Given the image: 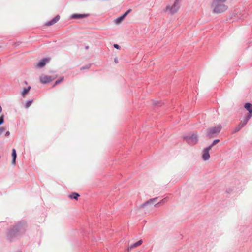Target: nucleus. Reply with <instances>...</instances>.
Segmentation results:
<instances>
[{"mask_svg":"<svg viewBox=\"0 0 252 252\" xmlns=\"http://www.w3.org/2000/svg\"><path fill=\"white\" fill-rule=\"evenodd\" d=\"M114 61L116 63H118V59L117 58H115L114 59Z\"/></svg>","mask_w":252,"mask_h":252,"instance_id":"nucleus-32","label":"nucleus"},{"mask_svg":"<svg viewBox=\"0 0 252 252\" xmlns=\"http://www.w3.org/2000/svg\"><path fill=\"white\" fill-rule=\"evenodd\" d=\"M5 131V128L3 127H0V135Z\"/></svg>","mask_w":252,"mask_h":252,"instance_id":"nucleus-27","label":"nucleus"},{"mask_svg":"<svg viewBox=\"0 0 252 252\" xmlns=\"http://www.w3.org/2000/svg\"><path fill=\"white\" fill-rule=\"evenodd\" d=\"M12 161L11 163L12 165H16V160L17 158V153L16 151L15 148H13L12 150Z\"/></svg>","mask_w":252,"mask_h":252,"instance_id":"nucleus-15","label":"nucleus"},{"mask_svg":"<svg viewBox=\"0 0 252 252\" xmlns=\"http://www.w3.org/2000/svg\"><path fill=\"white\" fill-rule=\"evenodd\" d=\"M212 6H214L213 13H221L227 9V6L221 3H217L216 4L212 3Z\"/></svg>","mask_w":252,"mask_h":252,"instance_id":"nucleus-4","label":"nucleus"},{"mask_svg":"<svg viewBox=\"0 0 252 252\" xmlns=\"http://www.w3.org/2000/svg\"><path fill=\"white\" fill-rule=\"evenodd\" d=\"M15 252H22L21 251H17Z\"/></svg>","mask_w":252,"mask_h":252,"instance_id":"nucleus-35","label":"nucleus"},{"mask_svg":"<svg viewBox=\"0 0 252 252\" xmlns=\"http://www.w3.org/2000/svg\"><path fill=\"white\" fill-rule=\"evenodd\" d=\"M183 138L190 145H195L198 141V135L196 133L183 136Z\"/></svg>","mask_w":252,"mask_h":252,"instance_id":"nucleus-3","label":"nucleus"},{"mask_svg":"<svg viewBox=\"0 0 252 252\" xmlns=\"http://www.w3.org/2000/svg\"><path fill=\"white\" fill-rule=\"evenodd\" d=\"M31 89V87L30 86H28L26 88H24L23 91L21 92L22 96L24 97L29 92Z\"/></svg>","mask_w":252,"mask_h":252,"instance_id":"nucleus-17","label":"nucleus"},{"mask_svg":"<svg viewBox=\"0 0 252 252\" xmlns=\"http://www.w3.org/2000/svg\"><path fill=\"white\" fill-rule=\"evenodd\" d=\"M80 195L76 192H73L69 195V197L71 199L78 200Z\"/></svg>","mask_w":252,"mask_h":252,"instance_id":"nucleus-19","label":"nucleus"},{"mask_svg":"<svg viewBox=\"0 0 252 252\" xmlns=\"http://www.w3.org/2000/svg\"><path fill=\"white\" fill-rule=\"evenodd\" d=\"M225 1H226V0H214L213 1V4H216V3H222V2H225Z\"/></svg>","mask_w":252,"mask_h":252,"instance_id":"nucleus-26","label":"nucleus"},{"mask_svg":"<svg viewBox=\"0 0 252 252\" xmlns=\"http://www.w3.org/2000/svg\"><path fill=\"white\" fill-rule=\"evenodd\" d=\"M163 104V103L161 101H154L153 102V105L155 106H161Z\"/></svg>","mask_w":252,"mask_h":252,"instance_id":"nucleus-23","label":"nucleus"},{"mask_svg":"<svg viewBox=\"0 0 252 252\" xmlns=\"http://www.w3.org/2000/svg\"><path fill=\"white\" fill-rule=\"evenodd\" d=\"M56 77V76H49L42 74L40 76L39 80L42 84H46L55 80Z\"/></svg>","mask_w":252,"mask_h":252,"instance_id":"nucleus-5","label":"nucleus"},{"mask_svg":"<svg viewBox=\"0 0 252 252\" xmlns=\"http://www.w3.org/2000/svg\"><path fill=\"white\" fill-rule=\"evenodd\" d=\"M163 201H164V200L163 199V200H162L161 201H160L159 202H158V203L156 204L155 205V207H158V206L159 205V204H160L161 203H162V202H163Z\"/></svg>","mask_w":252,"mask_h":252,"instance_id":"nucleus-30","label":"nucleus"},{"mask_svg":"<svg viewBox=\"0 0 252 252\" xmlns=\"http://www.w3.org/2000/svg\"><path fill=\"white\" fill-rule=\"evenodd\" d=\"M245 126L240 122L238 125L236 126V127L234 128V130L232 131V133H236L239 131L243 127H244Z\"/></svg>","mask_w":252,"mask_h":252,"instance_id":"nucleus-16","label":"nucleus"},{"mask_svg":"<svg viewBox=\"0 0 252 252\" xmlns=\"http://www.w3.org/2000/svg\"><path fill=\"white\" fill-rule=\"evenodd\" d=\"M211 149L210 147H207L205 148L202 152V158L204 161L208 160L210 158L209 151Z\"/></svg>","mask_w":252,"mask_h":252,"instance_id":"nucleus-9","label":"nucleus"},{"mask_svg":"<svg viewBox=\"0 0 252 252\" xmlns=\"http://www.w3.org/2000/svg\"><path fill=\"white\" fill-rule=\"evenodd\" d=\"M50 60L51 59L50 58H44L36 63L35 67L36 68H42L44 67L47 63H49Z\"/></svg>","mask_w":252,"mask_h":252,"instance_id":"nucleus-7","label":"nucleus"},{"mask_svg":"<svg viewBox=\"0 0 252 252\" xmlns=\"http://www.w3.org/2000/svg\"><path fill=\"white\" fill-rule=\"evenodd\" d=\"M88 14H73L70 16V18L72 19H81L86 18L88 16Z\"/></svg>","mask_w":252,"mask_h":252,"instance_id":"nucleus-10","label":"nucleus"},{"mask_svg":"<svg viewBox=\"0 0 252 252\" xmlns=\"http://www.w3.org/2000/svg\"><path fill=\"white\" fill-rule=\"evenodd\" d=\"M91 66V64H86L85 65H84L83 66H82L81 68H80V70H84V69H89Z\"/></svg>","mask_w":252,"mask_h":252,"instance_id":"nucleus-24","label":"nucleus"},{"mask_svg":"<svg viewBox=\"0 0 252 252\" xmlns=\"http://www.w3.org/2000/svg\"><path fill=\"white\" fill-rule=\"evenodd\" d=\"M60 16L59 15H56L54 18H53L52 20L48 21L47 23H46L45 25L47 26H50L54 25V24L56 23L60 19Z\"/></svg>","mask_w":252,"mask_h":252,"instance_id":"nucleus-11","label":"nucleus"},{"mask_svg":"<svg viewBox=\"0 0 252 252\" xmlns=\"http://www.w3.org/2000/svg\"><path fill=\"white\" fill-rule=\"evenodd\" d=\"M64 80V77L63 76L62 77H61L59 79H58V80H57L54 83V84L53 85V87H54L55 86H56V85H57L58 84H59L60 83L62 82V81H63V80Z\"/></svg>","mask_w":252,"mask_h":252,"instance_id":"nucleus-20","label":"nucleus"},{"mask_svg":"<svg viewBox=\"0 0 252 252\" xmlns=\"http://www.w3.org/2000/svg\"><path fill=\"white\" fill-rule=\"evenodd\" d=\"M2 110V107H1V105H0V113H1Z\"/></svg>","mask_w":252,"mask_h":252,"instance_id":"nucleus-33","label":"nucleus"},{"mask_svg":"<svg viewBox=\"0 0 252 252\" xmlns=\"http://www.w3.org/2000/svg\"><path fill=\"white\" fill-rule=\"evenodd\" d=\"M10 135V132L9 131H7L6 132L5 134V135L6 136H8Z\"/></svg>","mask_w":252,"mask_h":252,"instance_id":"nucleus-31","label":"nucleus"},{"mask_svg":"<svg viewBox=\"0 0 252 252\" xmlns=\"http://www.w3.org/2000/svg\"><path fill=\"white\" fill-rule=\"evenodd\" d=\"M4 123V115L2 114L0 116V126Z\"/></svg>","mask_w":252,"mask_h":252,"instance_id":"nucleus-25","label":"nucleus"},{"mask_svg":"<svg viewBox=\"0 0 252 252\" xmlns=\"http://www.w3.org/2000/svg\"><path fill=\"white\" fill-rule=\"evenodd\" d=\"M25 83L27 84V81H25Z\"/></svg>","mask_w":252,"mask_h":252,"instance_id":"nucleus-36","label":"nucleus"},{"mask_svg":"<svg viewBox=\"0 0 252 252\" xmlns=\"http://www.w3.org/2000/svg\"><path fill=\"white\" fill-rule=\"evenodd\" d=\"M158 197H155V198H154L150 199L148 200L147 201H146L144 203H143L141 205H140V207L141 208H144V207H145V206H146L147 205H148L149 204H152L154 202H156L158 200Z\"/></svg>","mask_w":252,"mask_h":252,"instance_id":"nucleus-13","label":"nucleus"},{"mask_svg":"<svg viewBox=\"0 0 252 252\" xmlns=\"http://www.w3.org/2000/svg\"><path fill=\"white\" fill-rule=\"evenodd\" d=\"M85 48H86V49H88V48H89V46H86L85 47Z\"/></svg>","mask_w":252,"mask_h":252,"instance_id":"nucleus-34","label":"nucleus"},{"mask_svg":"<svg viewBox=\"0 0 252 252\" xmlns=\"http://www.w3.org/2000/svg\"><path fill=\"white\" fill-rule=\"evenodd\" d=\"M32 102H33L32 99H30V100H28L25 105V108H29L32 105Z\"/></svg>","mask_w":252,"mask_h":252,"instance_id":"nucleus-22","label":"nucleus"},{"mask_svg":"<svg viewBox=\"0 0 252 252\" xmlns=\"http://www.w3.org/2000/svg\"><path fill=\"white\" fill-rule=\"evenodd\" d=\"M220 141V139H215L213 142L209 146H208V147H210L211 149L216 144H217L218 143H219Z\"/></svg>","mask_w":252,"mask_h":252,"instance_id":"nucleus-21","label":"nucleus"},{"mask_svg":"<svg viewBox=\"0 0 252 252\" xmlns=\"http://www.w3.org/2000/svg\"><path fill=\"white\" fill-rule=\"evenodd\" d=\"M252 117V115H250L249 114H246L244 116L242 120H241L240 122L241 123H242L245 126Z\"/></svg>","mask_w":252,"mask_h":252,"instance_id":"nucleus-14","label":"nucleus"},{"mask_svg":"<svg viewBox=\"0 0 252 252\" xmlns=\"http://www.w3.org/2000/svg\"><path fill=\"white\" fill-rule=\"evenodd\" d=\"M27 224L26 221L21 220L14 225L10 226L7 230V240L13 242L21 237L26 232Z\"/></svg>","mask_w":252,"mask_h":252,"instance_id":"nucleus-1","label":"nucleus"},{"mask_svg":"<svg viewBox=\"0 0 252 252\" xmlns=\"http://www.w3.org/2000/svg\"><path fill=\"white\" fill-rule=\"evenodd\" d=\"M222 126L221 125H218L210 128H208L206 130V137L211 139L216 137L221 131Z\"/></svg>","mask_w":252,"mask_h":252,"instance_id":"nucleus-2","label":"nucleus"},{"mask_svg":"<svg viewBox=\"0 0 252 252\" xmlns=\"http://www.w3.org/2000/svg\"><path fill=\"white\" fill-rule=\"evenodd\" d=\"M244 108L248 111L247 114L252 115V104L251 103H245L244 105Z\"/></svg>","mask_w":252,"mask_h":252,"instance_id":"nucleus-12","label":"nucleus"},{"mask_svg":"<svg viewBox=\"0 0 252 252\" xmlns=\"http://www.w3.org/2000/svg\"><path fill=\"white\" fill-rule=\"evenodd\" d=\"M132 9H129L126 11L124 13H123L122 15L118 17L117 18L114 20V22L115 24L119 25L122 23V22L124 20V19L127 16V15L131 12Z\"/></svg>","mask_w":252,"mask_h":252,"instance_id":"nucleus-8","label":"nucleus"},{"mask_svg":"<svg viewBox=\"0 0 252 252\" xmlns=\"http://www.w3.org/2000/svg\"><path fill=\"white\" fill-rule=\"evenodd\" d=\"M179 1L180 0H175L174 3L172 6L167 5L166 7V10H169L170 13L172 14H174L176 13L180 7L179 3Z\"/></svg>","mask_w":252,"mask_h":252,"instance_id":"nucleus-6","label":"nucleus"},{"mask_svg":"<svg viewBox=\"0 0 252 252\" xmlns=\"http://www.w3.org/2000/svg\"><path fill=\"white\" fill-rule=\"evenodd\" d=\"M142 243H143L142 240H141V239L139 240L138 241H137L136 242L134 243L133 244L131 245V246H130V248L131 249L134 248H136V247L140 246V245H141Z\"/></svg>","mask_w":252,"mask_h":252,"instance_id":"nucleus-18","label":"nucleus"},{"mask_svg":"<svg viewBox=\"0 0 252 252\" xmlns=\"http://www.w3.org/2000/svg\"><path fill=\"white\" fill-rule=\"evenodd\" d=\"M113 47L117 49H120V46L118 44H114L113 45Z\"/></svg>","mask_w":252,"mask_h":252,"instance_id":"nucleus-28","label":"nucleus"},{"mask_svg":"<svg viewBox=\"0 0 252 252\" xmlns=\"http://www.w3.org/2000/svg\"><path fill=\"white\" fill-rule=\"evenodd\" d=\"M234 189H231V188H228L226 189V192L228 193H230Z\"/></svg>","mask_w":252,"mask_h":252,"instance_id":"nucleus-29","label":"nucleus"},{"mask_svg":"<svg viewBox=\"0 0 252 252\" xmlns=\"http://www.w3.org/2000/svg\"><path fill=\"white\" fill-rule=\"evenodd\" d=\"M0 48H1V46H0Z\"/></svg>","mask_w":252,"mask_h":252,"instance_id":"nucleus-37","label":"nucleus"}]
</instances>
